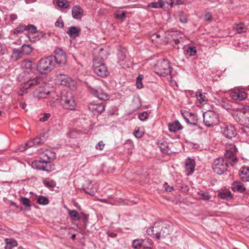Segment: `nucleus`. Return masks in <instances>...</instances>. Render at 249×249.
I'll return each instance as SVG.
<instances>
[{
    "label": "nucleus",
    "instance_id": "obj_54",
    "mask_svg": "<svg viewBox=\"0 0 249 249\" xmlns=\"http://www.w3.org/2000/svg\"><path fill=\"white\" fill-rule=\"evenodd\" d=\"M179 20L182 23H186L188 21L186 16L182 12H180L179 14Z\"/></svg>",
    "mask_w": 249,
    "mask_h": 249
},
{
    "label": "nucleus",
    "instance_id": "obj_11",
    "mask_svg": "<svg viewBox=\"0 0 249 249\" xmlns=\"http://www.w3.org/2000/svg\"><path fill=\"white\" fill-rule=\"evenodd\" d=\"M237 151V148L233 144H229L226 146L225 156L227 159L231 160V164L232 166H234L237 162V158L235 156V153Z\"/></svg>",
    "mask_w": 249,
    "mask_h": 249
},
{
    "label": "nucleus",
    "instance_id": "obj_19",
    "mask_svg": "<svg viewBox=\"0 0 249 249\" xmlns=\"http://www.w3.org/2000/svg\"><path fill=\"white\" fill-rule=\"evenodd\" d=\"M195 166L196 163L194 159L190 158L187 159L185 164L186 175L189 176L192 174L194 171Z\"/></svg>",
    "mask_w": 249,
    "mask_h": 249
},
{
    "label": "nucleus",
    "instance_id": "obj_36",
    "mask_svg": "<svg viewBox=\"0 0 249 249\" xmlns=\"http://www.w3.org/2000/svg\"><path fill=\"white\" fill-rule=\"evenodd\" d=\"M164 5V2L163 0H158V1H154L150 3L148 6L154 8H161Z\"/></svg>",
    "mask_w": 249,
    "mask_h": 249
},
{
    "label": "nucleus",
    "instance_id": "obj_4",
    "mask_svg": "<svg viewBox=\"0 0 249 249\" xmlns=\"http://www.w3.org/2000/svg\"><path fill=\"white\" fill-rule=\"evenodd\" d=\"M61 105L64 109L69 110L75 109L76 103L74 97L71 92H67L62 96Z\"/></svg>",
    "mask_w": 249,
    "mask_h": 249
},
{
    "label": "nucleus",
    "instance_id": "obj_38",
    "mask_svg": "<svg viewBox=\"0 0 249 249\" xmlns=\"http://www.w3.org/2000/svg\"><path fill=\"white\" fill-rule=\"evenodd\" d=\"M187 122L190 124L196 125L197 122V117L192 113H190L188 118L187 119Z\"/></svg>",
    "mask_w": 249,
    "mask_h": 249
},
{
    "label": "nucleus",
    "instance_id": "obj_63",
    "mask_svg": "<svg viewBox=\"0 0 249 249\" xmlns=\"http://www.w3.org/2000/svg\"><path fill=\"white\" fill-rule=\"evenodd\" d=\"M19 105L22 109H24L26 107V104L25 102H21Z\"/></svg>",
    "mask_w": 249,
    "mask_h": 249
},
{
    "label": "nucleus",
    "instance_id": "obj_52",
    "mask_svg": "<svg viewBox=\"0 0 249 249\" xmlns=\"http://www.w3.org/2000/svg\"><path fill=\"white\" fill-rule=\"evenodd\" d=\"M149 115L146 111L139 114V118L142 121H144L148 118Z\"/></svg>",
    "mask_w": 249,
    "mask_h": 249
},
{
    "label": "nucleus",
    "instance_id": "obj_2",
    "mask_svg": "<svg viewBox=\"0 0 249 249\" xmlns=\"http://www.w3.org/2000/svg\"><path fill=\"white\" fill-rule=\"evenodd\" d=\"M53 60V56L52 55L41 58L37 64V70L42 73L50 72L54 68L55 63Z\"/></svg>",
    "mask_w": 249,
    "mask_h": 249
},
{
    "label": "nucleus",
    "instance_id": "obj_17",
    "mask_svg": "<svg viewBox=\"0 0 249 249\" xmlns=\"http://www.w3.org/2000/svg\"><path fill=\"white\" fill-rule=\"evenodd\" d=\"M230 96L234 100L242 101L247 97V93L244 90L234 89L231 92Z\"/></svg>",
    "mask_w": 249,
    "mask_h": 249
},
{
    "label": "nucleus",
    "instance_id": "obj_6",
    "mask_svg": "<svg viewBox=\"0 0 249 249\" xmlns=\"http://www.w3.org/2000/svg\"><path fill=\"white\" fill-rule=\"evenodd\" d=\"M93 68L94 72L99 76L105 77L108 74L107 67L102 58H94L93 62Z\"/></svg>",
    "mask_w": 249,
    "mask_h": 249
},
{
    "label": "nucleus",
    "instance_id": "obj_49",
    "mask_svg": "<svg viewBox=\"0 0 249 249\" xmlns=\"http://www.w3.org/2000/svg\"><path fill=\"white\" fill-rule=\"evenodd\" d=\"M20 202L25 207H30L31 206L30 200L26 197H21Z\"/></svg>",
    "mask_w": 249,
    "mask_h": 249
},
{
    "label": "nucleus",
    "instance_id": "obj_5",
    "mask_svg": "<svg viewBox=\"0 0 249 249\" xmlns=\"http://www.w3.org/2000/svg\"><path fill=\"white\" fill-rule=\"evenodd\" d=\"M155 72L160 75L165 76L171 72V67L169 62L166 59L159 61L155 67Z\"/></svg>",
    "mask_w": 249,
    "mask_h": 249
},
{
    "label": "nucleus",
    "instance_id": "obj_41",
    "mask_svg": "<svg viewBox=\"0 0 249 249\" xmlns=\"http://www.w3.org/2000/svg\"><path fill=\"white\" fill-rule=\"evenodd\" d=\"M231 194L230 191H225L218 194V196L222 199H229L231 197Z\"/></svg>",
    "mask_w": 249,
    "mask_h": 249
},
{
    "label": "nucleus",
    "instance_id": "obj_61",
    "mask_svg": "<svg viewBox=\"0 0 249 249\" xmlns=\"http://www.w3.org/2000/svg\"><path fill=\"white\" fill-rule=\"evenodd\" d=\"M55 26L59 28H63L64 26V23L62 20H57L55 23Z\"/></svg>",
    "mask_w": 249,
    "mask_h": 249
},
{
    "label": "nucleus",
    "instance_id": "obj_34",
    "mask_svg": "<svg viewBox=\"0 0 249 249\" xmlns=\"http://www.w3.org/2000/svg\"><path fill=\"white\" fill-rule=\"evenodd\" d=\"M158 143L163 153H168L169 152L168 143L166 141H160Z\"/></svg>",
    "mask_w": 249,
    "mask_h": 249
},
{
    "label": "nucleus",
    "instance_id": "obj_60",
    "mask_svg": "<svg viewBox=\"0 0 249 249\" xmlns=\"http://www.w3.org/2000/svg\"><path fill=\"white\" fill-rule=\"evenodd\" d=\"M164 188L166 191L171 192L173 189V186H170L168 183L165 182L164 184Z\"/></svg>",
    "mask_w": 249,
    "mask_h": 249
},
{
    "label": "nucleus",
    "instance_id": "obj_3",
    "mask_svg": "<svg viewBox=\"0 0 249 249\" xmlns=\"http://www.w3.org/2000/svg\"><path fill=\"white\" fill-rule=\"evenodd\" d=\"M89 91L94 97L100 100L107 101L109 99V95L102 88V87L95 81L91 85H87Z\"/></svg>",
    "mask_w": 249,
    "mask_h": 249
},
{
    "label": "nucleus",
    "instance_id": "obj_57",
    "mask_svg": "<svg viewBox=\"0 0 249 249\" xmlns=\"http://www.w3.org/2000/svg\"><path fill=\"white\" fill-rule=\"evenodd\" d=\"M105 146V143L103 141H100L96 145L95 147L96 149L101 150L103 149Z\"/></svg>",
    "mask_w": 249,
    "mask_h": 249
},
{
    "label": "nucleus",
    "instance_id": "obj_29",
    "mask_svg": "<svg viewBox=\"0 0 249 249\" xmlns=\"http://www.w3.org/2000/svg\"><path fill=\"white\" fill-rule=\"evenodd\" d=\"M81 29L75 26H71L69 28L67 33L71 37H76L79 36Z\"/></svg>",
    "mask_w": 249,
    "mask_h": 249
},
{
    "label": "nucleus",
    "instance_id": "obj_40",
    "mask_svg": "<svg viewBox=\"0 0 249 249\" xmlns=\"http://www.w3.org/2000/svg\"><path fill=\"white\" fill-rule=\"evenodd\" d=\"M68 214L72 220H79L80 216L75 210H69Z\"/></svg>",
    "mask_w": 249,
    "mask_h": 249
},
{
    "label": "nucleus",
    "instance_id": "obj_42",
    "mask_svg": "<svg viewBox=\"0 0 249 249\" xmlns=\"http://www.w3.org/2000/svg\"><path fill=\"white\" fill-rule=\"evenodd\" d=\"M37 202L39 204L45 205L48 204L49 201L48 198L46 196H40L37 198Z\"/></svg>",
    "mask_w": 249,
    "mask_h": 249
},
{
    "label": "nucleus",
    "instance_id": "obj_13",
    "mask_svg": "<svg viewBox=\"0 0 249 249\" xmlns=\"http://www.w3.org/2000/svg\"><path fill=\"white\" fill-rule=\"evenodd\" d=\"M32 165L34 168L47 172L54 169L53 166L51 167H50L51 165L50 163L48 162L45 159H43L42 160H36L32 162Z\"/></svg>",
    "mask_w": 249,
    "mask_h": 249
},
{
    "label": "nucleus",
    "instance_id": "obj_22",
    "mask_svg": "<svg viewBox=\"0 0 249 249\" xmlns=\"http://www.w3.org/2000/svg\"><path fill=\"white\" fill-rule=\"evenodd\" d=\"M47 98L49 100L50 105L53 106L56 102L59 100V96L56 92L51 89L50 93L48 94Z\"/></svg>",
    "mask_w": 249,
    "mask_h": 249
},
{
    "label": "nucleus",
    "instance_id": "obj_27",
    "mask_svg": "<svg viewBox=\"0 0 249 249\" xmlns=\"http://www.w3.org/2000/svg\"><path fill=\"white\" fill-rule=\"evenodd\" d=\"M168 128L170 131L175 132L177 131L182 129V127L178 121H176L174 122L169 124Z\"/></svg>",
    "mask_w": 249,
    "mask_h": 249
},
{
    "label": "nucleus",
    "instance_id": "obj_14",
    "mask_svg": "<svg viewBox=\"0 0 249 249\" xmlns=\"http://www.w3.org/2000/svg\"><path fill=\"white\" fill-rule=\"evenodd\" d=\"M55 56H53L55 62L60 66L65 65L67 62L65 53L60 48H57L54 51Z\"/></svg>",
    "mask_w": 249,
    "mask_h": 249
},
{
    "label": "nucleus",
    "instance_id": "obj_1",
    "mask_svg": "<svg viewBox=\"0 0 249 249\" xmlns=\"http://www.w3.org/2000/svg\"><path fill=\"white\" fill-rule=\"evenodd\" d=\"M18 80L22 83L20 92L19 93L20 95H22L24 92L27 93L28 89L39 85L42 81V78L39 76H36L35 78H29V77L24 78V74L22 73L19 74Z\"/></svg>",
    "mask_w": 249,
    "mask_h": 249
},
{
    "label": "nucleus",
    "instance_id": "obj_24",
    "mask_svg": "<svg viewBox=\"0 0 249 249\" xmlns=\"http://www.w3.org/2000/svg\"><path fill=\"white\" fill-rule=\"evenodd\" d=\"M231 187L234 191H238L240 193L244 192L246 188L244 185L240 181H234L231 184Z\"/></svg>",
    "mask_w": 249,
    "mask_h": 249
},
{
    "label": "nucleus",
    "instance_id": "obj_18",
    "mask_svg": "<svg viewBox=\"0 0 249 249\" xmlns=\"http://www.w3.org/2000/svg\"><path fill=\"white\" fill-rule=\"evenodd\" d=\"M88 108L94 114L101 113L105 110V106L102 103H96L93 102L90 103L88 105Z\"/></svg>",
    "mask_w": 249,
    "mask_h": 249
},
{
    "label": "nucleus",
    "instance_id": "obj_56",
    "mask_svg": "<svg viewBox=\"0 0 249 249\" xmlns=\"http://www.w3.org/2000/svg\"><path fill=\"white\" fill-rule=\"evenodd\" d=\"M160 36L158 33H155L153 34L151 36V38L152 41H155L156 42H157L158 40L157 39V38H160Z\"/></svg>",
    "mask_w": 249,
    "mask_h": 249
},
{
    "label": "nucleus",
    "instance_id": "obj_31",
    "mask_svg": "<svg viewBox=\"0 0 249 249\" xmlns=\"http://www.w3.org/2000/svg\"><path fill=\"white\" fill-rule=\"evenodd\" d=\"M69 80V77L65 74H60L57 76V82L61 85H66Z\"/></svg>",
    "mask_w": 249,
    "mask_h": 249
},
{
    "label": "nucleus",
    "instance_id": "obj_48",
    "mask_svg": "<svg viewBox=\"0 0 249 249\" xmlns=\"http://www.w3.org/2000/svg\"><path fill=\"white\" fill-rule=\"evenodd\" d=\"M198 195L199 196V198L204 200H208L210 198V195L207 193L200 192L198 193Z\"/></svg>",
    "mask_w": 249,
    "mask_h": 249
},
{
    "label": "nucleus",
    "instance_id": "obj_62",
    "mask_svg": "<svg viewBox=\"0 0 249 249\" xmlns=\"http://www.w3.org/2000/svg\"><path fill=\"white\" fill-rule=\"evenodd\" d=\"M181 114L185 119L187 121V119L188 118L189 115H190V112L187 111H185L183 112H181Z\"/></svg>",
    "mask_w": 249,
    "mask_h": 249
},
{
    "label": "nucleus",
    "instance_id": "obj_44",
    "mask_svg": "<svg viewBox=\"0 0 249 249\" xmlns=\"http://www.w3.org/2000/svg\"><path fill=\"white\" fill-rule=\"evenodd\" d=\"M26 26L25 25H20L17 27L14 30V34H20L24 31L26 30Z\"/></svg>",
    "mask_w": 249,
    "mask_h": 249
},
{
    "label": "nucleus",
    "instance_id": "obj_8",
    "mask_svg": "<svg viewBox=\"0 0 249 249\" xmlns=\"http://www.w3.org/2000/svg\"><path fill=\"white\" fill-rule=\"evenodd\" d=\"M51 89H52V88L50 84L44 83L34 91L33 96L34 98L38 100L47 98Z\"/></svg>",
    "mask_w": 249,
    "mask_h": 249
},
{
    "label": "nucleus",
    "instance_id": "obj_12",
    "mask_svg": "<svg viewBox=\"0 0 249 249\" xmlns=\"http://www.w3.org/2000/svg\"><path fill=\"white\" fill-rule=\"evenodd\" d=\"M45 140V138L44 136L37 137L34 140L29 141L24 145L20 146L18 150L19 151H24L28 148L43 143Z\"/></svg>",
    "mask_w": 249,
    "mask_h": 249
},
{
    "label": "nucleus",
    "instance_id": "obj_30",
    "mask_svg": "<svg viewBox=\"0 0 249 249\" xmlns=\"http://www.w3.org/2000/svg\"><path fill=\"white\" fill-rule=\"evenodd\" d=\"M196 96L197 100L199 102L202 104L205 105L207 102V99L206 97V93H202L200 91H197L196 92Z\"/></svg>",
    "mask_w": 249,
    "mask_h": 249
},
{
    "label": "nucleus",
    "instance_id": "obj_9",
    "mask_svg": "<svg viewBox=\"0 0 249 249\" xmlns=\"http://www.w3.org/2000/svg\"><path fill=\"white\" fill-rule=\"evenodd\" d=\"M227 162L223 158H218L213 162V169L215 173L221 175L227 170Z\"/></svg>",
    "mask_w": 249,
    "mask_h": 249
},
{
    "label": "nucleus",
    "instance_id": "obj_21",
    "mask_svg": "<svg viewBox=\"0 0 249 249\" xmlns=\"http://www.w3.org/2000/svg\"><path fill=\"white\" fill-rule=\"evenodd\" d=\"M84 190L87 194L93 196L97 191V185L95 183L92 184V181H88L84 185Z\"/></svg>",
    "mask_w": 249,
    "mask_h": 249
},
{
    "label": "nucleus",
    "instance_id": "obj_47",
    "mask_svg": "<svg viewBox=\"0 0 249 249\" xmlns=\"http://www.w3.org/2000/svg\"><path fill=\"white\" fill-rule=\"evenodd\" d=\"M142 78L143 76L142 75H139L137 78L136 85L138 89H142L143 87Z\"/></svg>",
    "mask_w": 249,
    "mask_h": 249
},
{
    "label": "nucleus",
    "instance_id": "obj_59",
    "mask_svg": "<svg viewBox=\"0 0 249 249\" xmlns=\"http://www.w3.org/2000/svg\"><path fill=\"white\" fill-rule=\"evenodd\" d=\"M143 133L142 131H140L139 130H136L134 132L135 136L137 138H141L142 137Z\"/></svg>",
    "mask_w": 249,
    "mask_h": 249
},
{
    "label": "nucleus",
    "instance_id": "obj_20",
    "mask_svg": "<svg viewBox=\"0 0 249 249\" xmlns=\"http://www.w3.org/2000/svg\"><path fill=\"white\" fill-rule=\"evenodd\" d=\"M240 178L244 182L249 181V167L245 166L242 167L239 171Z\"/></svg>",
    "mask_w": 249,
    "mask_h": 249
},
{
    "label": "nucleus",
    "instance_id": "obj_7",
    "mask_svg": "<svg viewBox=\"0 0 249 249\" xmlns=\"http://www.w3.org/2000/svg\"><path fill=\"white\" fill-rule=\"evenodd\" d=\"M203 122L208 127L216 125L219 122L218 115L213 111L208 110L203 114Z\"/></svg>",
    "mask_w": 249,
    "mask_h": 249
},
{
    "label": "nucleus",
    "instance_id": "obj_26",
    "mask_svg": "<svg viewBox=\"0 0 249 249\" xmlns=\"http://www.w3.org/2000/svg\"><path fill=\"white\" fill-rule=\"evenodd\" d=\"M160 224H161V228L159 231V233H160V238H165L170 235L171 228L169 226H163L162 223Z\"/></svg>",
    "mask_w": 249,
    "mask_h": 249
},
{
    "label": "nucleus",
    "instance_id": "obj_58",
    "mask_svg": "<svg viewBox=\"0 0 249 249\" xmlns=\"http://www.w3.org/2000/svg\"><path fill=\"white\" fill-rule=\"evenodd\" d=\"M203 18L207 21H211L212 20V17L210 13H207L204 15Z\"/></svg>",
    "mask_w": 249,
    "mask_h": 249
},
{
    "label": "nucleus",
    "instance_id": "obj_50",
    "mask_svg": "<svg viewBox=\"0 0 249 249\" xmlns=\"http://www.w3.org/2000/svg\"><path fill=\"white\" fill-rule=\"evenodd\" d=\"M196 53V47H189L186 51L187 54L189 55L190 56L194 55Z\"/></svg>",
    "mask_w": 249,
    "mask_h": 249
},
{
    "label": "nucleus",
    "instance_id": "obj_33",
    "mask_svg": "<svg viewBox=\"0 0 249 249\" xmlns=\"http://www.w3.org/2000/svg\"><path fill=\"white\" fill-rule=\"evenodd\" d=\"M233 29L236 32L240 34L245 33L247 30L246 26L241 23L234 24Z\"/></svg>",
    "mask_w": 249,
    "mask_h": 249
},
{
    "label": "nucleus",
    "instance_id": "obj_28",
    "mask_svg": "<svg viewBox=\"0 0 249 249\" xmlns=\"http://www.w3.org/2000/svg\"><path fill=\"white\" fill-rule=\"evenodd\" d=\"M118 63L120 66L124 65L126 60V52L124 50L120 51L118 54Z\"/></svg>",
    "mask_w": 249,
    "mask_h": 249
},
{
    "label": "nucleus",
    "instance_id": "obj_51",
    "mask_svg": "<svg viewBox=\"0 0 249 249\" xmlns=\"http://www.w3.org/2000/svg\"><path fill=\"white\" fill-rule=\"evenodd\" d=\"M43 182L44 184L48 188L53 187L55 186V183L53 181H49L47 180H44Z\"/></svg>",
    "mask_w": 249,
    "mask_h": 249
},
{
    "label": "nucleus",
    "instance_id": "obj_46",
    "mask_svg": "<svg viewBox=\"0 0 249 249\" xmlns=\"http://www.w3.org/2000/svg\"><path fill=\"white\" fill-rule=\"evenodd\" d=\"M21 50L22 51V53H24L26 54H29L32 52V49L29 45H23Z\"/></svg>",
    "mask_w": 249,
    "mask_h": 249
},
{
    "label": "nucleus",
    "instance_id": "obj_64",
    "mask_svg": "<svg viewBox=\"0 0 249 249\" xmlns=\"http://www.w3.org/2000/svg\"><path fill=\"white\" fill-rule=\"evenodd\" d=\"M17 18V16L16 15L12 14L10 16V19L12 21H14Z\"/></svg>",
    "mask_w": 249,
    "mask_h": 249
},
{
    "label": "nucleus",
    "instance_id": "obj_37",
    "mask_svg": "<svg viewBox=\"0 0 249 249\" xmlns=\"http://www.w3.org/2000/svg\"><path fill=\"white\" fill-rule=\"evenodd\" d=\"M22 51L19 49H14L13 51L12 57L15 60H18L22 57Z\"/></svg>",
    "mask_w": 249,
    "mask_h": 249
},
{
    "label": "nucleus",
    "instance_id": "obj_45",
    "mask_svg": "<svg viewBox=\"0 0 249 249\" xmlns=\"http://www.w3.org/2000/svg\"><path fill=\"white\" fill-rule=\"evenodd\" d=\"M114 16L116 18L118 19H123L125 17V12L121 11H117L114 14Z\"/></svg>",
    "mask_w": 249,
    "mask_h": 249
},
{
    "label": "nucleus",
    "instance_id": "obj_39",
    "mask_svg": "<svg viewBox=\"0 0 249 249\" xmlns=\"http://www.w3.org/2000/svg\"><path fill=\"white\" fill-rule=\"evenodd\" d=\"M56 4L61 8H68L69 7V2L67 0H57Z\"/></svg>",
    "mask_w": 249,
    "mask_h": 249
},
{
    "label": "nucleus",
    "instance_id": "obj_23",
    "mask_svg": "<svg viewBox=\"0 0 249 249\" xmlns=\"http://www.w3.org/2000/svg\"><path fill=\"white\" fill-rule=\"evenodd\" d=\"M83 13V9L78 5L74 6L72 9V17L75 19H80Z\"/></svg>",
    "mask_w": 249,
    "mask_h": 249
},
{
    "label": "nucleus",
    "instance_id": "obj_10",
    "mask_svg": "<svg viewBox=\"0 0 249 249\" xmlns=\"http://www.w3.org/2000/svg\"><path fill=\"white\" fill-rule=\"evenodd\" d=\"M220 127L222 134L227 138L231 139L236 135V131L234 127L230 124L222 123L221 124Z\"/></svg>",
    "mask_w": 249,
    "mask_h": 249
},
{
    "label": "nucleus",
    "instance_id": "obj_55",
    "mask_svg": "<svg viewBox=\"0 0 249 249\" xmlns=\"http://www.w3.org/2000/svg\"><path fill=\"white\" fill-rule=\"evenodd\" d=\"M50 113H45L43 115V116L42 117H41L39 119V121L41 122H46L50 117Z\"/></svg>",
    "mask_w": 249,
    "mask_h": 249
},
{
    "label": "nucleus",
    "instance_id": "obj_16",
    "mask_svg": "<svg viewBox=\"0 0 249 249\" xmlns=\"http://www.w3.org/2000/svg\"><path fill=\"white\" fill-rule=\"evenodd\" d=\"M161 228V224L160 223H155L154 225L148 228L146 231L147 233L152 236L155 237L158 239H160V233L159 231Z\"/></svg>",
    "mask_w": 249,
    "mask_h": 249
},
{
    "label": "nucleus",
    "instance_id": "obj_32",
    "mask_svg": "<svg viewBox=\"0 0 249 249\" xmlns=\"http://www.w3.org/2000/svg\"><path fill=\"white\" fill-rule=\"evenodd\" d=\"M21 67L24 71L29 72L33 68L32 62L30 60H24L21 64Z\"/></svg>",
    "mask_w": 249,
    "mask_h": 249
},
{
    "label": "nucleus",
    "instance_id": "obj_43",
    "mask_svg": "<svg viewBox=\"0 0 249 249\" xmlns=\"http://www.w3.org/2000/svg\"><path fill=\"white\" fill-rule=\"evenodd\" d=\"M143 242V240H134L132 243V247L133 248L135 249H137L141 247L142 244V242Z\"/></svg>",
    "mask_w": 249,
    "mask_h": 249
},
{
    "label": "nucleus",
    "instance_id": "obj_25",
    "mask_svg": "<svg viewBox=\"0 0 249 249\" xmlns=\"http://www.w3.org/2000/svg\"><path fill=\"white\" fill-rule=\"evenodd\" d=\"M55 156L56 155L54 152L47 149L41 154V158H44V159H45L48 162L49 160H54Z\"/></svg>",
    "mask_w": 249,
    "mask_h": 249
},
{
    "label": "nucleus",
    "instance_id": "obj_53",
    "mask_svg": "<svg viewBox=\"0 0 249 249\" xmlns=\"http://www.w3.org/2000/svg\"><path fill=\"white\" fill-rule=\"evenodd\" d=\"M26 30L29 31L30 33L34 34L36 32V28L33 25H28L26 26Z\"/></svg>",
    "mask_w": 249,
    "mask_h": 249
},
{
    "label": "nucleus",
    "instance_id": "obj_15",
    "mask_svg": "<svg viewBox=\"0 0 249 249\" xmlns=\"http://www.w3.org/2000/svg\"><path fill=\"white\" fill-rule=\"evenodd\" d=\"M236 119L241 125L249 128V112H245L241 110L238 111Z\"/></svg>",
    "mask_w": 249,
    "mask_h": 249
},
{
    "label": "nucleus",
    "instance_id": "obj_35",
    "mask_svg": "<svg viewBox=\"0 0 249 249\" xmlns=\"http://www.w3.org/2000/svg\"><path fill=\"white\" fill-rule=\"evenodd\" d=\"M5 243V249H12L18 245L17 241L13 239H6Z\"/></svg>",
    "mask_w": 249,
    "mask_h": 249
}]
</instances>
